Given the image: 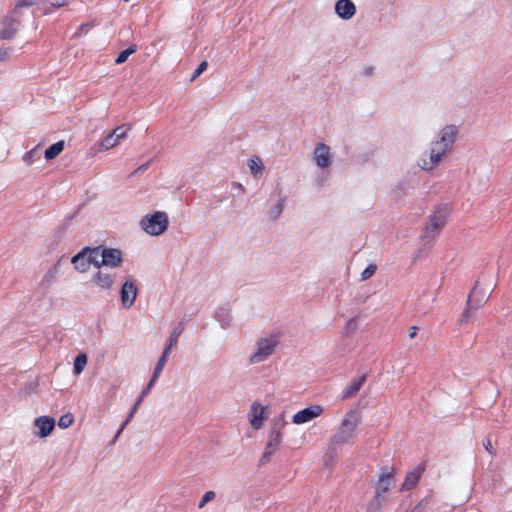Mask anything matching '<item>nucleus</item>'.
Masks as SVG:
<instances>
[{
	"label": "nucleus",
	"instance_id": "f257e3e1",
	"mask_svg": "<svg viewBox=\"0 0 512 512\" xmlns=\"http://www.w3.org/2000/svg\"><path fill=\"white\" fill-rule=\"evenodd\" d=\"M359 424L360 417L356 411L350 410L344 415L336 433L332 435L325 449L323 459L326 464L336 458L338 449L354 445Z\"/></svg>",
	"mask_w": 512,
	"mask_h": 512
},
{
	"label": "nucleus",
	"instance_id": "f03ea898",
	"mask_svg": "<svg viewBox=\"0 0 512 512\" xmlns=\"http://www.w3.org/2000/svg\"><path fill=\"white\" fill-rule=\"evenodd\" d=\"M281 335L278 332H269L261 335L255 348L249 355L248 361L252 365L266 362L275 352L280 344Z\"/></svg>",
	"mask_w": 512,
	"mask_h": 512
},
{
	"label": "nucleus",
	"instance_id": "7ed1b4c3",
	"mask_svg": "<svg viewBox=\"0 0 512 512\" xmlns=\"http://www.w3.org/2000/svg\"><path fill=\"white\" fill-rule=\"evenodd\" d=\"M169 225V215L162 210L150 211L139 220V228L150 237L162 236L168 230Z\"/></svg>",
	"mask_w": 512,
	"mask_h": 512
},
{
	"label": "nucleus",
	"instance_id": "20e7f679",
	"mask_svg": "<svg viewBox=\"0 0 512 512\" xmlns=\"http://www.w3.org/2000/svg\"><path fill=\"white\" fill-rule=\"evenodd\" d=\"M310 159L313 165L320 171L321 183L325 182L331 174L335 161L332 148L324 142H317L311 151Z\"/></svg>",
	"mask_w": 512,
	"mask_h": 512
},
{
	"label": "nucleus",
	"instance_id": "39448f33",
	"mask_svg": "<svg viewBox=\"0 0 512 512\" xmlns=\"http://www.w3.org/2000/svg\"><path fill=\"white\" fill-rule=\"evenodd\" d=\"M452 151L435 138L430 142L428 151L417 160V165L424 171H433Z\"/></svg>",
	"mask_w": 512,
	"mask_h": 512
},
{
	"label": "nucleus",
	"instance_id": "423d86ee",
	"mask_svg": "<svg viewBox=\"0 0 512 512\" xmlns=\"http://www.w3.org/2000/svg\"><path fill=\"white\" fill-rule=\"evenodd\" d=\"M132 130L130 124H121L101 138L94 146L97 153L108 152L125 141Z\"/></svg>",
	"mask_w": 512,
	"mask_h": 512
},
{
	"label": "nucleus",
	"instance_id": "0eeeda50",
	"mask_svg": "<svg viewBox=\"0 0 512 512\" xmlns=\"http://www.w3.org/2000/svg\"><path fill=\"white\" fill-rule=\"evenodd\" d=\"M96 256L99 261L97 268L113 271L121 268L124 263L123 252L118 248L98 246L96 247Z\"/></svg>",
	"mask_w": 512,
	"mask_h": 512
},
{
	"label": "nucleus",
	"instance_id": "6e6552de",
	"mask_svg": "<svg viewBox=\"0 0 512 512\" xmlns=\"http://www.w3.org/2000/svg\"><path fill=\"white\" fill-rule=\"evenodd\" d=\"M270 416V407L268 404H264L259 400H255L251 403L247 412V421L250 427L259 431L263 429L265 423Z\"/></svg>",
	"mask_w": 512,
	"mask_h": 512
},
{
	"label": "nucleus",
	"instance_id": "1a4fd4ad",
	"mask_svg": "<svg viewBox=\"0 0 512 512\" xmlns=\"http://www.w3.org/2000/svg\"><path fill=\"white\" fill-rule=\"evenodd\" d=\"M99 261H97L96 247L95 248H83L80 252L74 255L71 259V264L75 271L79 273H86L90 267H98Z\"/></svg>",
	"mask_w": 512,
	"mask_h": 512
},
{
	"label": "nucleus",
	"instance_id": "9d476101",
	"mask_svg": "<svg viewBox=\"0 0 512 512\" xmlns=\"http://www.w3.org/2000/svg\"><path fill=\"white\" fill-rule=\"evenodd\" d=\"M91 276L92 285L99 291H110L116 284L117 276L112 270L96 268Z\"/></svg>",
	"mask_w": 512,
	"mask_h": 512
},
{
	"label": "nucleus",
	"instance_id": "9b49d317",
	"mask_svg": "<svg viewBox=\"0 0 512 512\" xmlns=\"http://www.w3.org/2000/svg\"><path fill=\"white\" fill-rule=\"evenodd\" d=\"M324 410V407L320 404H311L293 414L292 423L295 425L308 424L320 418Z\"/></svg>",
	"mask_w": 512,
	"mask_h": 512
},
{
	"label": "nucleus",
	"instance_id": "f8f14e48",
	"mask_svg": "<svg viewBox=\"0 0 512 512\" xmlns=\"http://www.w3.org/2000/svg\"><path fill=\"white\" fill-rule=\"evenodd\" d=\"M459 134V125L445 124L438 130L434 138L452 151L456 142L459 139Z\"/></svg>",
	"mask_w": 512,
	"mask_h": 512
},
{
	"label": "nucleus",
	"instance_id": "ddd939ff",
	"mask_svg": "<svg viewBox=\"0 0 512 512\" xmlns=\"http://www.w3.org/2000/svg\"><path fill=\"white\" fill-rule=\"evenodd\" d=\"M56 421L52 416L41 415L33 420V434L35 437L45 439L52 435Z\"/></svg>",
	"mask_w": 512,
	"mask_h": 512
},
{
	"label": "nucleus",
	"instance_id": "4468645a",
	"mask_svg": "<svg viewBox=\"0 0 512 512\" xmlns=\"http://www.w3.org/2000/svg\"><path fill=\"white\" fill-rule=\"evenodd\" d=\"M395 469L390 466L382 467L379 471L375 492L377 497L385 495L394 486Z\"/></svg>",
	"mask_w": 512,
	"mask_h": 512
},
{
	"label": "nucleus",
	"instance_id": "2eb2a0df",
	"mask_svg": "<svg viewBox=\"0 0 512 512\" xmlns=\"http://www.w3.org/2000/svg\"><path fill=\"white\" fill-rule=\"evenodd\" d=\"M138 287L136 282L132 278H127L120 289V301L121 305L129 309L131 308L137 299Z\"/></svg>",
	"mask_w": 512,
	"mask_h": 512
},
{
	"label": "nucleus",
	"instance_id": "dca6fc26",
	"mask_svg": "<svg viewBox=\"0 0 512 512\" xmlns=\"http://www.w3.org/2000/svg\"><path fill=\"white\" fill-rule=\"evenodd\" d=\"M334 12L341 20L349 21L356 15L357 8L352 0H337Z\"/></svg>",
	"mask_w": 512,
	"mask_h": 512
},
{
	"label": "nucleus",
	"instance_id": "f3484780",
	"mask_svg": "<svg viewBox=\"0 0 512 512\" xmlns=\"http://www.w3.org/2000/svg\"><path fill=\"white\" fill-rule=\"evenodd\" d=\"M283 434L280 429L273 428L269 431L268 440L265 446V456L273 455L282 443Z\"/></svg>",
	"mask_w": 512,
	"mask_h": 512
},
{
	"label": "nucleus",
	"instance_id": "a211bd4d",
	"mask_svg": "<svg viewBox=\"0 0 512 512\" xmlns=\"http://www.w3.org/2000/svg\"><path fill=\"white\" fill-rule=\"evenodd\" d=\"M448 215L449 211L447 208H441L435 211L429 220L427 230L432 232L440 230L445 225Z\"/></svg>",
	"mask_w": 512,
	"mask_h": 512
},
{
	"label": "nucleus",
	"instance_id": "6ab92c4d",
	"mask_svg": "<svg viewBox=\"0 0 512 512\" xmlns=\"http://www.w3.org/2000/svg\"><path fill=\"white\" fill-rule=\"evenodd\" d=\"M489 291L487 289H482L478 286H476L470 293L468 302L475 306L476 308H479L482 306L489 298Z\"/></svg>",
	"mask_w": 512,
	"mask_h": 512
},
{
	"label": "nucleus",
	"instance_id": "aec40b11",
	"mask_svg": "<svg viewBox=\"0 0 512 512\" xmlns=\"http://www.w3.org/2000/svg\"><path fill=\"white\" fill-rule=\"evenodd\" d=\"M19 20L18 12L15 10L10 17H7L4 22V28L1 30L0 35L2 38H10L16 32V23Z\"/></svg>",
	"mask_w": 512,
	"mask_h": 512
},
{
	"label": "nucleus",
	"instance_id": "412c9836",
	"mask_svg": "<svg viewBox=\"0 0 512 512\" xmlns=\"http://www.w3.org/2000/svg\"><path fill=\"white\" fill-rule=\"evenodd\" d=\"M247 166L253 177H261L264 173L265 166L262 159L258 156H252L247 160Z\"/></svg>",
	"mask_w": 512,
	"mask_h": 512
},
{
	"label": "nucleus",
	"instance_id": "4be33fe9",
	"mask_svg": "<svg viewBox=\"0 0 512 512\" xmlns=\"http://www.w3.org/2000/svg\"><path fill=\"white\" fill-rule=\"evenodd\" d=\"M88 363V356L86 353H79L73 361L72 373L74 376H80L85 370Z\"/></svg>",
	"mask_w": 512,
	"mask_h": 512
},
{
	"label": "nucleus",
	"instance_id": "5701e85b",
	"mask_svg": "<svg viewBox=\"0 0 512 512\" xmlns=\"http://www.w3.org/2000/svg\"><path fill=\"white\" fill-rule=\"evenodd\" d=\"M64 147H65L64 141H58V142L52 144L44 152L45 159L48 161L55 159L57 156H59L62 153V151L64 150Z\"/></svg>",
	"mask_w": 512,
	"mask_h": 512
},
{
	"label": "nucleus",
	"instance_id": "b1692460",
	"mask_svg": "<svg viewBox=\"0 0 512 512\" xmlns=\"http://www.w3.org/2000/svg\"><path fill=\"white\" fill-rule=\"evenodd\" d=\"M365 379H366L365 376H361L359 378L352 380L344 391V397L349 398V397L355 395L360 390L362 385L364 384Z\"/></svg>",
	"mask_w": 512,
	"mask_h": 512
},
{
	"label": "nucleus",
	"instance_id": "393cba45",
	"mask_svg": "<svg viewBox=\"0 0 512 512\" xmlns=\"http://www.w3.org/2000/svg\"><path fill=\"white\" fill-rule=\"evenodd\" d=\"M420 471L419 470H413L409 472L405 478V481L402 485L403 490H410L416 486L420 479Z\"/></svg>",
	"mask_w": 512,
	"mask_h": 512
},
{
	"label": "nucleus",
	"instance_id": "a878e982",
	"mask_svg": "<svg viewBox=\"0 0 512 512\" xmlns=\"http://www.w3.org/2000/svg\"><path fill=\"white\" fill-rule=\"evenodd\" d=\"M71 2L72 0H45L43 3L44 13L49 14L53 9L63 7Z\"/></svg>",
	"mask_w": 512,
	"mask_h": 512
},
{
	"label": "nucleus",
	"instance_id": "bb28decb",
	"mask_svg": "<svg viewBox=\"0 0 512 512\" xmlns=\"http://www.w3.org/2000/svg\"><path fill=\"white\" fill-rule=\"evenodd\" d=\"M476 309L477 308L475 306H473L472 304L467 302V307L463 311V313L461 315V318H460V324H462V325L468 324L471 321V319L473 317V314H474V311Z\"/></svg>",
	"mask_w": 512,
	"mask_h": 512
},
{
	"label": "nucleus",
	"instance_id": "cd10ccee",
	"mask_svg": "<svg viewBox=\"0 0 512 512\" xmlns=\"http://www.w3.org/2000/svg\"><path fill=\"white\" fill-rule=\"evenodd\" d=\"M358 329V321L356 318H350L345 323L342 332L345 336H351L354 334Z\"/></svg>",
	"mask_w": 512,
	"mask_h": 512
},
{
	"label": "nucleus",
	"instance_id": "c85d7f7f",
	"mask_svg": "<svg viewBox=\"0 0 512 512\" xmlns=\"http://www.w3.org/2000/svg\"><path fill=\"white\" fill-rule=\"evenodd\" d=\"M75 422V417L72 413L68 412L62 415L58 420V426L61 429H67L71 427Z\"/></svg>",
	"mask_w": 512,
	"mask_h": 512
},
{
	"label": "nucleus",
	"instance_id": "c756f323",
	"mask_svg": "<svg viewBox=\"0 0 512 512\" xmlns=\"http://www.w3.org/2000/svg\"><path fill=\"white\" fill-rule=\"evenodd\" d=\"M136 52L135 46H130L126 50L122 51L117 58L115 59L116 64H122L127 61V59Z\"/></svg>",
	"mask_w": 512,
	"mask_h": 512
},
{
	"label": "nucleus",
	"instance_id": "7c9ffc66",
	"mask_svg": "<svg viewBox=\"0 0 512 512\" xmlns=\"http://www.w3.org/2000/svg\"><path fill=\"white\" fill-rule=\"evenodd\" d=\"M177 341H178V335L176 333H172L167 341V345L166 347L164 348L163 350V353L164 355L168 356L170 355L171 353V350L176 346L177 344Z\"/></svg>",
	"mask_w": 512,
	"mask_h": 512
},
{
	"label": "nucleus",
	"instance_id": "2f4dec72",
	"mask_svg": "<svg viewBox=\"0 0 512 512\" xmlns=\"http://www.w3.org/2000/svg\"><path fill=\"white\" fill-rule=\"evenodd\" d=\"M168 358H169L168 356L162 354V356L158 360L157 365H156V367L154 369V372H153L154 379H157L160 376V374L163 371V368L165 367V365H166V363L168 361Z\"/></svg>",
	"mask_w": 512,
	"mask_h": 512
},
{
	"label": "nucleus",
	"instance_id": "473e14b6",
	"mask_svg": "<svg viewBox=\"0 0 512 512\" xmlns=\"http://www.w3.org/2000/svg\"><path fill=\"white\" fill-rule=\"evenodd\" d=\"M36 155H37V147L27 151L23 157H22V160L27 164V165H32L35 160H36Z\"/></svg>",
	"mask_w": 512,
	"mask_h": 512
},
{
	"label": "nucleus",
	"instance_id": "72a5a7b5",
	"mask_svg": "<svg viewBox=\"0 0 512 512\" xmlns=\"http://www.w3.org/2000/svg\"><path fill=\"white\" fill-rule=\"evenodd\" d=\"M216 494L214 491H207L203 495L201 501L199 502V508H203L208 502L212 501L215 498Z\"/></svg>",
	"mask_w": 512,
	"mask_h": 512
},
{
	"label": "nucleus",
	"instance_id": "f704fd0d",
	"mask_svg": "<svg viewBox=\"0 0 512 512\" xmlns=\"http://www.w3.org/2000/svg\"><path fill=\"white\" fill-rule=\"evenodd\" d=\"M376 271V265H369L367 268H365L361 273L362 280L369 279Z\"/></svg>",
	"mask_w": 512,
	"mask_h": 512
},
{
	"label": "nucleus",
	"instance_id": "c9c22d12",
	"mask_svg": "<svg viewBox=\"0 0 512 512\" xmlns=\"http://www.w3.org/2000/svg\"><path fill=\"white\" fill-rule=\"evenodd\" d=\"M207 62L206 61H203L199 64V66L197 67V69L194 71V74H193V79L197 78L199 75H201L207 68Z\"/></svg>",
	"mask_w": 512,
	"mask_h": 512
},
{
	"label": "nucleus",
	"instance_id": "e433bc0d",
	"mask_svg": "<svg viewBox=\"0 0 512 512\" xmlns=\"http://www.w3.org/2000/svg\"><path fill=\"white\" fill-rule=\"evenodd\" d=\"M35 3L34 0H18L16 8L31 6Z\"/></svg>",
	"mask_w": 512,
	"mask_h": 512
},
{
	"label": "nucleus",
	"instance_id": "4c0bfd02",
	"mask_svg": "<svg viewBox=\"0 0 512 512\" xmlns=\"http://www.w3.org/2000/svg\"><path fill=\"white\" fill-rule=\"evenodd\" d=\"M56 270H50L47 272V274L44 276L45 279H53L55 277Z\"/></svg>",
	"mask_w": 512,
	"mask_h": 512
},
{
	"label": "nucleus",
	"instance_id": "58836bf2",
	"mask_svg": "<svg viewBox=\"0 0 512 512\" xmlns=\"http://www.w3.org/2000/svg\"><path fill=\"white\" fill-rule=\"evenodd\" d=\"M484 445H485L486 450L491 453L492 452L491 451L492 450L491 442L489 440H487Z\"/></svg>",
	"mask_w": 512,
	"mask_h": 512
},
{
	"label": "nucleus",
	"instance_id": "ea45409f",
	"mask_svg": "<svg viewBox=\"0 0 512 512\" xmlns=\"http://www.w3.org/2000/svg\"><path fill=\"white\" fill-rule=\"evenodd\" d=\"M156 380H157V379H154V375H153V376H152V379L150 380V382H149V384H148L147 390H149V389L153 386V384H154V382H155Z\"/></svg>",
	"mask_w": 512,
	"mask_h": 512
},
{
	"label": "nucleus",
	"instance_id": "a19ab883",
	"mask_svg": "<svg viewBox=\"0 0 512 512\" xmlns=\"http://www.w3.org/2000/svg\"><path fill=\"white\" fill-rule=\"evenodd\" d=\"M125 2H129L130 0H124Z\"/></svg>",
	"mask_w": 512,
	"mask_h": 512
}]
</instances>
